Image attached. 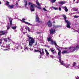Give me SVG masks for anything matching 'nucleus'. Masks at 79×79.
<instances>
[{"mask_svg": "<svg viewBox=\"0 0 79 79\" xmlns=\"http://www.w3.org/2000/svg\"><path fill=\"white\" fill-rule=\"evenodd\" d=\"M36 4L38 5L39 6H40V3L38 2H36Z\"/></svg>", "mask_w": 79, "mask_h": 79, "instance_id": "c85d7f7f", "label": "nucleus"}, {"mask_svg": "<svg viewBox=\"0 0 79 79\" xmlns=\"http://www.w3.org/2000/svg\"><path fill=\"white\" fill-rule=\"evenodd\" d=\"M23 22H25V24H28V25H29V26H32V24L28 23V22H25L24 21H23Z\"/></svg>", "mask_w": 79, "mask_h": 79, "instance_id": "412c9836", "label": "nucleus"}, {"mask_svg": "<svg viewBox=\"0 0 79 79\" xmlns=\"http://www.w3.org/2000/svg\"><path fill=\"white\" fill-rule=\"evenodd\" d=\"M27 29L29 32H30V29H29V27H27Z\"/></svg>", "mask_w": 79, "mask_h": 79, "instance_id": "a19ab883", "label": "nucleus"}, {"mask_svg": "<svg viewBox=\"0 0 79 79\" xmlns=\"http://www.w3.org/2000/svg\"><path fill=\"white\" fill-rule=\"evenodd\" d=\"M77 10H78L77 9H75L74 10V11H77Z\"/></svg>", "mask_w": 79, "mask_h": 79, "instance_id": "c03bdc74", "label": "nucleus"}, {"mask_svg": "<svg viewBox=\"0 0 79 79\" xmlns=\"http://www.w3.org/2000/svg\"><path fill=\"white\" fill-rule=\"evenodd\" d=\"M47 47H48V48H50V46L47 45L46 46Z\"/></svg>", "mask_w": 79, "mask_h": 79, "instance_id": "3c124183", "label": "nucleus"}, {"mask_svg": "<svg viewBox=\"0 0 79 79\" xmlns=\"http://www.w3.org/2000/svg\"><path fill=\"white\" fill-rule=\"evenodd\" d=\"M6 27L7 28V31H8L9 29H10V25L9 23H8V25L6 26Z\"/></svg>", "mask_w": 79, "mask_h": 79, "instance_id": "6ab92c4d", "label": "nucleus"}, {"mask_svg": "<svg viewBox=\"0 0 79 79\" xmlns=\"http://www.w3.org/2000/svg\"><path fill=\"white\" fill-rule=\"evenodd\" d=\"M79 17V16H77L76 15L74 16V18H77Z\"/></svg>", "mask_w": 79, "mask_h": 79, "instance_id": "c9c22d12", "label": "nucleus"}, {"mask_svg": "<svg viewBox=\"0 0 79 79\" xmlns=\"http://www.w3.org/2000/svg\"><path fill=\"white\" fill-rule=\"evenodd\" d=\"M18 1L19 2V1H20V0H18Z\"/></svg>", "mask_w": 79, "mask_h": 79, "instance_id": "0e129e2a", "label": "nucleus"}, {"mask_svg": "<svg viewBox=\"0 0 79 79\" xmlns=\"http://www.w3.org/2000/svg\"><path fill=\"white\" fill-rule=\"evenodd\" d=\"M12 29H16V26H14L12 27Z\"/></svg>", "mask_w": 79, "mask_h": 79, "instance_id": "bb28decb", "label": "nucleus"}, {"mask_svg": "<svg viewBox=\"0 0 79 79\" xmlns=\"http://www.w3.org/2000/svg\"><path fill=\"white\" fill-rule=\"evenodd\" d=\"M53 8V9H55V10H58V8L56 7H55L53 6H52L51 8Z\"/></svg>", "mask_w": 79, "mask_h": 79, "instance_id": "a878e982", "label": "nucleus"}, {"mask_svg": "<svg viewBox=\"0 0 79 79\" xmlns=\"http://www.w3.org/2000/svg\"><path fill=\"white\" fill-rule=\"evenodd\" d=\"M10 2H8V1H7L6 2V5L7 6H8L9 5H10Z\"/></svg>", "mask_w": 79, "mask_h": 79, "instance_id": "b1692460", "label": "nucleus"}, {"mask_svg": "<svg viewBox=\"0 0 79 79\" xmlns=\"http://www.w3.org/2000/svg\"><path fill=\"white\" fill-rule=\"evenodd\" d=\"M45 50L46 54V55L48 56V55H49V53H48V51H47L46 49H45Z\"/></svg>", "mask_w": 79, "mask_h": 79, "instance_id": "aec40b11", "label": "nucleus"}, {"mask_svg": "<svg viewBox=\"0 0 79 79\" xmlns=\"http://www.w3.org/2000/svg\"><path fill=\"white\" fill-rule=\"evenodd\" d=\"M29 49H30V48H29V47H26V46H24V50L25 51H26V50L29 51Z\"/></svg>", "mask_w": 79, "mask_h": 79, "instance_id": "dca6fc26", "label": "nucleus"}, {"mask_svg": "<svg viewBox=\"0 0 79 79\" xmlns=\"http://www.w3.org/2000/svg\"><path fill=\"white\" fill-rule=\"evenodd\" d=\"M7 20H9V21L10 22V26H12V19H11V18L9 17H7Z\"/></svg>", "mask_w": 79, "mask_h": 79, "instance_id": "1a4fd4ad", "label": "nucleus"}, {"mask_svg": "<svg viewBox=\"0 0 79 79\" xmlns=\"http://www.w3.org/2000/svg\"><path fill=\"white\" fill-rule=\"evenodd\" d=\"M56 0H50V1L52 2V3H54V2H55L56 1Z\"/></svg>", "mask_w": 79, "mask_h": 79, "instance_id": "cd10ccee", "label": "nucleus"}, {"mask_svg": "<svg viewBox=\"0 0 79 79\" xmlns=\"http://www.w3.org/2000/svg\"><path fill=\"white\" fill-rule=\"evenodd\" d=\"M57 18H58V17L57 16H56L55 17V19H57Z\"/></svg>", "mask_w": 79, "mask_h": 79, "instance_id": "a18cd8bd", "label": "nucleus"}, {"mask_svg": "<svg viewBox=\"0 0 79 79\" xmlns=\"http://www.w3.org/2000/svg\"><path fill=\"white\" fill-rule=\"evenodd\" d=\"M4 47V46H3V45H2L1 46V47Z\"/></svg>", "mask_w": 79, "mask_h": 79, "instance_id": "13d9d810", "label": "nucleus"}, {"mask_svg": "<svg viewBox=\"0 0 79 79\" xmlns=\"http://www.w3.org/2000/svg\"><path fill=\"white\" fill-rule=\"evenodd\" d=\"M25 28L26 29H27V28L25 27Z\"/></svg>", "mask_w": 79, "mask_h": 79, "instance_id": "e2e57ef3", "label": "nucleus"}, {"mask_svg": "<svg viewBox=\"0 0 79 79\" xmlns=\"http://www.w3.org/2000/svg\"><path fill=\"white\" fill-rule=\"evenodd\" d=\"M66 3V2L65 1H60L58 2L60 6H61L63 5V4H64Z\"/></svg>", "mask_w": 79, "mask_h": 79, "instance_id": "ddd939ff", "label": "nucleus"}, {"mask_svg": "<svg viewBox=\"0 0 79 79\" xmlns=\"http://www.w3.org/2000/svg\"><path fill=\"white\" fill-rule=\"evenodd\" d=\"M15 49H14V52H15Z\"/></svg>", "mask_w": 79, "mask_h": 79, "instance_id": "bf43d9fd", "label": "nucleus"}, {"mask_svg": "<svg viewBox=\"0 0 79 79\" xmlns=\"http://www.w3.org/2000/svg\"><path fill=\"white\" fill-rule=\"evenodd\" d=\"M2 40H0V46L1 45V44H2Z\"/></svg>", "mask_w": 79, "mask_h": 79, "instance_id": "2f4dec72", "label": "nucleus"}, {"mask_svg": "<svg viewBox=\"0 0 79 79\" xmlns=\"http://www.w3.org/2000/svg\"><path fill=\"white\" fill-rule=\"evenodd\" d=\"M43 10H44V11H47V10H46L45 8H43Z\"/></svg>", "mask_w": 79, "mask_h": 79, "instance_id": "58836bf2", "label": "nucleus"}, {"mask_svg": "<svg viewBox=\"0 0 79 79\" xmlns=\"http://www.w3.org/2000/svg\"><path fill=\"white\" fill-rule=\"evenodd\" d=\"M7 39V40H11V39H10V37H8V38Z\"/></svg>", "mask_w": 79, "mask_h": 79, "instance_id": "37998d69", "label": "nucleus"}, {"mask_svg": "<svg viewBox=\"0 0 79 79\" xmlns=\"http://www.w3.org/2000/svg\"><path fill=\"white\" fill-rule=\"evenodd\" d=\"M14 5H9L8 6V8H9V9H12V8H13L14 7Z\"/></svg>", "mask_w": 79, "mask_h": 79, "instance_id": "f3484780", "label": "nucleus"}, {"mask_svg": "<svg viewBox=\"0 0 79 79\" xmlns=\"http://www.w3.org/2000/svg\"><path fill=\"white\" fill-rule=\"evenodd\" d=\"M77 3H79V2H78V1H77Z\"/></svg>", "mask_w": 79, "mask_h": 79, "instance_id": "052dcab7", "label": "nucleus"}, {"mask_svg": "<svg viewBox=\"0 0 79 79\" xmlns=\"http://www.w3.org/2000/svg\"><path fill=\"white\" fill-rule=\"evenodd\" d=\"M79 48V45H76L75 46H71L69 48H64V49H67V50H65L62 52V54H64L66 53H69L71 51L72 52H75L76 50H77Z\"/></svg>", "mask_w": 79, "mask_h": 79, "instance_id": "f03ea898", "label": "nucleus"}, {"mask_svg": "<svg viewBox=\"0 0 79 79\" xmlns=\"http://www.w3.org/2000/svg\"><path fill=\"white\" fill-rule=\"evenodd\" d=\"M39 52L40 53V55L42 56L44 54V49H39Z\"/></svg>", "mask_w": 79, "mask_h": 79, "instance_id": "6e6552de", "label": "nucleus"}, {"mask_svg": "<svg viewBox=\"0 0 79 79\" xmlns=\"http://www.w3.org/2000/svg\"><path fill=\"white\" fill-rule=\"evenodd\" d=\"M39 51L38 50L35 49V52H38Z\"/></svg>", "mask_w": 79, "mask_h": 79, "instance_id": "f704fd0d", "label": "nucleus"}, {"mask_svg": "<svg viewBox=\"0 0 79 79\" xmlns=\"http://www.w3.org/2000/svg\"><path fill=\"white\" fill-rule=\"evenodd\" d=\"M52 23H55V21H54Z\"/></svg>", "mask_w": 79, "mask_h": 79, "instance_id": "6e6d98bb", "label": "nucleus"}, {"mask_svg": "<svg viewBox=\"0 0 79 79\" xmlns=\"http://www.w3.org/2000/svg\"><path fill=\"white\" fill-rule=\"evenodd\" d=\"M50 50H51V52L53 53H55V51L53 49H52L51 48L50 49Z\"/></svg>", "mask_w": 79, "mask_h": 79, "instance_id": "393cba45", "label": "nucleus"}, {"mask_svg": "<svg viewBox=\"0 0 79 79\" xmlns=\"http://www.w3.org/2000/svg\"><path fill=\"white\" fill-rule=\"evenodd\" d=\"M74 32H78V33H79V29H78L77 30H75L74 31Z\"/></svg>", "mask_w": 79, "mask_h": 79, "instance_id": "e433bc0d", "label": "nucleus"}, {"mask_svg": "<svg viewBox=\"0 0 79 79\" xmlns=\"http://www.w3.org/2000/svg\"><path fill=\"white\" fill-rule=\"evenodd\" d=\"M37 8H38V9H39V10H41V8L40 7H37Z\"/></svg>", "mask_w": 79, "mask_h": 79, "instance_id": "79ce46f5", "label": "nucleus"}, {"mask_svg": "<svg viewBox=\"0 0 79 79\" xmlns=\"http://www.w3.org/2000/svg\"><path fill=\"white\" fill-rule=\"evenodd\" d=\"M0 33H2V34H1V35H5V34H6L7 33H8V31H7V30H5L4 31H0Z\"/></svg>", "mask_w": 79, "mask_h": 79, "instance_id": "9d476101", "label": "nucleus"}, {"mask_svg": "<svg viewBox=\"0 0 79 79\" xmlns=\"http://www.w3.org/2000/svg\"><path fill=\"white\" fill-rule=\"evenodd\" d=\"M27 37H28V40H29V46L30 47H32V45L35 43V40L29 35H27Z\"/></svg>", "mask_w": 79, "mask_h": 79, "instance_id": "20e7f679", "label": "nucleus"}, {"mask_svg": "<svg viewBox=\"0 0 79 79\" xmlns=\"http://www.w3.org/2000/svg\"><path fill=\"white\" fill-rule=\"evenodd\" d=\"M41 39H39V40H40V43H43V38L41 36Z\"/></svg>", "mask_w": 79, "mask_h": 79, "instance_id": "a211bd4d", "label": "nucleus"}, {"mask_svg": "<svg viewBox=\"0 0 79 79\" xmlns=\"http://www.w3.org/2000/svg\"><path fill=\"white\" fill-rule=\"evenodd\" d=\"M0 35H1V34H0Z\"/></svg>", "mask_w": 79, "mask_h": 79, "instance_id": "69168bd1", "label": "nucleus"}, {"mask_svg": "<svg viewBox=\"0 0 79 79\" xmlns=\"http://www.w3.org/2000/svg\"><path fill=\"white\" fill-rule=\"evenodd\" d=\"M23 21H25L26 20V19H23Z\"/></svg>", "mask_w": 79, "mask_h": 79, "instance_id": "603ef678", "label": "nucleus"}, {"mask_svg": "<svg viewBox=\"0 0 79 79\" xmlns=\"http://www.w3.org/2000/svg\"><path fill=\"white\" fill-rule=\"evenodd\" d=\"M39 25H38V24H36L35 25V26H39Z\"/></svg>", "mask_w": 79, "mask_h": 79, "instance_id": "864d4df0", "label": "nucleus"}, {"mask_svg": "<svg viewBox=\"0 0 79 79\" xmlns=\"http://www.w3.org/2000/svg\"><path fill=\"white\" fill-rule=\"evenodd\" d=\"M21 31H22V32H23V27H21Z\"/></svg>", "mask_w": 79, "mask_h": 79, "instance_id": "4c0bfd02", "label": "nucleus"}, {"mask_svg": "<svg viewBox=\"0 0 79 79\" xmlns=\"http://www.w3.org/2000/svg\"><path fill=\"white\" fill-rule=\"evenodd\" d=\"M58 59L59 60V62L60 63L61 65H63L66 68H70L71 69H74V68H76L78 67H77V64L75 62H73V66L71 65L70 64H64V61L61 60V55H59L58 56Z\"/></svg>", "mask_w": 79, "mask_h": 79, "instance_id": "f257e3e1", "label": "nucleus"}, {"mask_svg": "<svg viewBox=\"0 0 79 79\" xmlns=\"http://www.w3.org/2000/svg\"><path fill=\"white\" fill-rule=\"evenodd\" d=\"M23 34H25V33H26V32H23Z\"/></svg>", "mask_w": 79, "mask_h": 79, "instance_id": "5fc2aeb1", "label": "nucleus"}, {"mask_svg": "<svg viewBox=\"0 0 79 79\" xmlns=\"http://www.w3.org/2000/svg\"><path fill=\"white\" fill-rule=\"evenodd\" d=\"M6 48H7L8 49H6L5 50H10V44H8V45H6Z\"/></svg>", "mask_w": 79, "mask_h": 79, "instance_id": "2eb2a0df", "label": "nucleus"}, {"mask_svg": "<svg viewBox=\"0 0 79 79\" xmlns=\"http://www.w3.org/2000/svg\"><path fill=\"white\" fill-rule=\"evenodd\" d=\"M53 27L54 29H56V28H58V27H59V26H55V25H53Z\"/></svg>", "mask_w": 79, "mask_h": 79, "instance_id": "5701e85b", "label": "nucleus"}, {"mask_svg": "<svg viewBox=\"0 0 79 79\" xmlns=\"http://www.w3.org/2000/svg\"><path fill=\"white\" fill-rule=\"evenodd\" d=\"M48 42H50V41H51L52 44H54L55 46L57 48V50L59 51L58 53V56L61 55V49H61V48L59 46L57 45V44H56V41H53V40L51 39V37H49V38H48Z\"/></svg>", "mask_w": 79, "mask_h": 79, "instance_id": "7ed1b4c3", "label": "nucleus"}, {"mask_svg": "<svg viewBox=\"0 0 79 79\" xmlns=\"http://www.w3.org/2000/svg\"><path fill=\"white\" fill-rule=\"evenodd\" d=\"M76 79H79V77H76Z\"/></svg>", "mask_w": 79, "mask_h": 79, "instance_id": "49530a36", "label": "nucleus"}, {"mask_svg": "<svg viewBox=\"0 0 79 79\" xmlns=\"http://www.w3.org/2000/svg\"><path fill=\"white\" fill-rule=\"evenodd\" d=\"M62 8L63 9H64V10H66V9H67V7L66 6H63L62 7Z\"/></svg>", "mask_w": 79, "mask_h": 79, "instance_id": "7c9ffc66", "label": "nucleus"}, {"mask_svg": "<svg viewBox=\"0 0 79 79\" xmlns=\"http://www.w3.org/2000/svg\"><path fill=\"white\" fill-rule=\"evenodd\" d=\"M64 10L65 12H68V9L67 8L65 10Z\"/></svg>", "mask_w": 79, "mask_h": 79, "instance_id": "473e14b6", "label": "nucleus"}, {"mask_svg": "<svg viewBox=\"0 0 79 79\" xmlns=\"http://www.w3.org/2000/svg\"><path fill=\"white\" fill-rule=\"evenodd\" d=\"M4 40L5 42H8V39L5 38L4 39Z\"/></svg>", "mask_w": 79, "mask_h": 79, "instance_id": "c756f323", "label": "nucleus"}, {"mask_svg": "<svg viewBox=\"0 0 79 79\" xmlns=\"http://www.w3.org/2000/svg\"><path fill=\"white\" fill-rule=\"evenodd\" d=\"M35 6L34 4H31V5L30 10L31 11H35Z\"/></svg>", "mask_w": 79, "mask_h": 79, "instance_id": "423d86ee", "label": "nucleus"}, {"mask_svg": "<svg viewBox=\"0 0 79 79\" xmlns=\"http://www.w3.org/2000/svg\"><path fill=\"white\" fill-rule=\"evenodd\" d=\"M15 47L17 49H21L22 48V46H20L19 44H16Z\"/></svg>", "mask_w": 79, "mask_h": 79, "instance_id": "0eeeda50", "label": "nucleus"}, {"mask_svg": "<svg viewBox=\"0 0 79 79\" xmlns=\"http://www.w3.org/2000/svg\"><path fill=\"white\" fill-rule=\"evenodd\" d=\"M48 27H51L52 26V23H51L50 20H49L48 22Z\"/></svg>", "mask_w": 79, "mask_h": 79, "instance_id": "4468645a", "label": "nucleus"}, {"mask_svg": "<svg viewBox=\"0 0 79 79\" xmlns=\"http://www.w3.org/2000/svg\"><path fill=\"white\" fill-rule=\"evenodd\" d=\"M2 3L0 2V4H1Z\"/></svg>", "mask_w": 79, "mask_h": 79, "instance_id": "680f3d73", "label": "nucleus"}, {"mask_svg": "<svg viewBox=\"0 0 79 79\" xmlns=\"http://www.w3.org/2000/svg\"><path fill=\"white\" fill-rule=\"evenodd\" d=\"M77 13H79V12H78Z\"/></svg>", "mask_w": 79, "mask_h": 79, "instance_id": "338daca9", "label": "nucleus"}, {"mask_svg": "<svg viewBox=\"0 0 79 79\" xmlns=\"http://www.w3.org/2000/svg\"><path fill=\"white\" fill-rule=\"evenodd\" d=\"M42 56L40 54V55L38 57L39 59H40L42 57Z\"/></svg>", "mask_w": 79, "mask_h": 79, "instance_id": "72a5a7b5", "label": "nucleus"}, {"mask_svg": "<svg viewBox=\"0 0 79 79\" xmlns=\"http://www.w3.org/2000/svg\"><path fill=\"white\" fill-rule=\"evenodd\" d=\"M18 3H16V4H15V5L16 6H18Z\"/></svg>", "mask_w": 79, "mask_h": 79, "instance_id": "8fccbe9b", "label": "nucleus"}, {"mask_svg": "<svg viewBox=\"0 0 79 79\" xmlns=\"http://www.w3.org/2000/svg\"><path fill=\"white\" fill-rule=\"evenodd\" d=\"M63 16L64 17V19L65 20V23H66L67 24L66 25V27H68V28H70L71 22H70V21L66 19V15L64 14L63 15Z\"/></svg>", "mask_w": 79, "mask_h": 79, "instance_id": "39448f33", "label": "nucleus"}, {"mask_svg": "<svg viewBox=\"0 0 79 79\" xmlns=\"http://www.w3.org/2000/svg\"><path fill=\"white\" fill-rule=\"evenodd\" d=\"M50 56L51 58H53V56Z\"/></svg>", "mask_w": 79, "mask_h": 79, "instance_id": "4d7b16f0", "label": "nucleus"}, {"mask_svg": "<svg viewBox=\"0 0 79 79\" xmlns=\"http://www.w3.org/2000/svg\"><path fill=\"white\" fill-rule=\"evenodd\" d=\"M59 11H61V8L60 7H59Z\"/></svg>", "mask_w": 79, "mask_h": 79, "instance_id": "ea45409f", "label": "nucleus"}, {"mask_svg": "<svg viewBox=\"0 0 79 79\" xmlns=\"http://www.w3.org/2000/svg\"><path fill=\"white\" fill-rule=\"evenodd\" d=\"M36 22H39L40 23H42L41 21H39V18L37 15H36Z\"/></svg>", "mask_w": 79, "mask_h": 79, "instance_id": "9b49d317", "label": "nucleus"}, {"mask_svg": "<svg viewBox=\"0 0 79 79\" xmlns=\"http://www.w3.org/2000/svg\"><path fill=\"white\" fill-rule=\"evenodd\" d=\"M38 34H40V33H38Z\"/></svg>", "mask_w": 79, "mask_h": 79, "instance_id": "774afa93", "label": "nucleus"}, {"mask_svg": "<svg viewBox=\"0 0 79 79\" xmlns=\"http://www.w3.org/2000/svg\"><path fill=\"white\" fill-rule=\"evenodd\" d=\"M29 5H31V4H32V3H31V2H29Z\"/></svg>", "mask_w": 79, "mask_h": 79, "instance_id": "09e8293b", "label": "nucleus"}, {"mask_svg": "<svg viewBox=\"0 0 79 79\" xmlns=\"http://www.w3.org/2000/svg\"><path fill=\"white\" fill-rule=\"evenodd\" d=\"M30 50H31V51H32V50H33V49H31V48H30Z\"/></svg>", "mask_w": 79, "mask_h": 79, "instance_id": "de8ad7c7", "label": "nucleus"}, {"mask_svg": "<svg viewBox=\"0 0 79 79\" xmlns=\"http://www.w3.org/2000/svg\"><path fill=\"white\" fill-rule=\"evenodd\" d=\"M24 2L25 3V7H26L27 6V1L26 0H24Z\"/></svg>", "mask_w": 79, "mask_h": 79, "instance_id": "4be33fe9", "label": "nucleus"}, {"mask_svg": "<svg viewBox=\"0 0 79 79\" xmlns=\"http://www.w3.org/2000/svg\"><path fill=\"white\" fill-rule=\"evenodd\" d=\"M55 29L51 28L50 30V34H55Z\"/></svg>", "mask_w": 79, "mask_h": 79, "instance_id": "f8f14e48", "label": "nucleus"}]
</instances>
